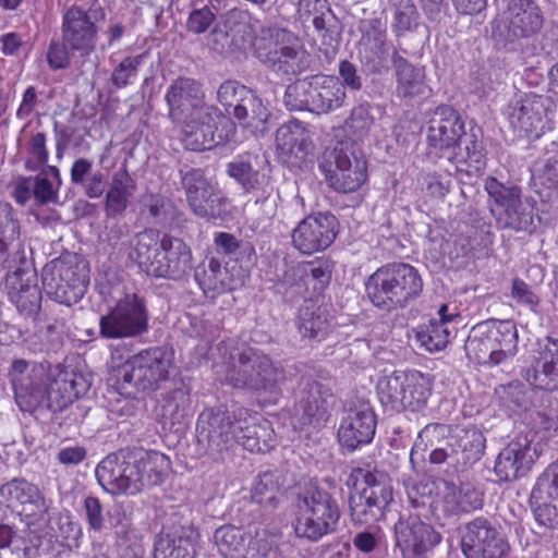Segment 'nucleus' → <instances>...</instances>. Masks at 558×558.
<instances>
[{"instance_id":"nucleus-1","label":"nucleus","mask_w":558,"mask_h":558,"mask_svg":"<svg viewBox=\"0 0 558 558\" xmlns=\"http://www.w3.org/2000/svg\"><path fill=\"white\" fill-rule=\"evenodd\" d=\"M196 438L204 456L213 462H223L235 444L257 453L268 452L276 446L270 422L246 415L242 409L238 417L227 409H205L197 420Z\"/></svg>"},{"instance_id":"nucleus-2","label":"nucleus","mask_w":558,"mask_h":558,"mask_svg":"<svg viewBox=\"0 0 558 558\" xmlns=\"http://www.w3.org/2000/svg\"><path fill=\"white\" fill-rule=\"evenodd\" d=\"M106 11L95 1L88 9L72 5L62 17V40H52L47 51V62L53 70L70 65V56L88 57L96 49L99 24L106 20Z\"/></svg>"},{"instance_id":"nucleus-3","label":"nucleus","mask_w":558,"mask_h":558,"mask_svg":"<svg viewBox=\"0 0 558 558\" xmlns=\"http://www.w3.org/2000/svg\"><path fill=\"white\" fill-rule=\"evenodd\" d=\"M423 287L418 270L402 262L380 266L365 281L367 299L386 313L405 308L422 294Z\"/></svg>"},{"instance_id":"nucleus-4","label":"nucleus","mask_w":558,"mask_h":558,"mask_svg":"<svg viewBox=\"0 0 558 558\" xmlns=\"http://www.w3.org/2000/svg\"><path fill=\"white\" fill-rule=\"evenodd\" d=\"M347 484L354 487L349 495L350 517L354 524H372L385 517L393 501L388 473L371 464L353 468Z\"/></svg>"},{"instance_id":"nucleus-5","label":"nucleus","mask_w":558,"mask_h":558,"mask_svg":"<svg viewBox=\"0 0 558 558\" xmlns=\"http://www.w3.org/2000/svg\"><path fill=\"white\" fill-rule=\"evenodd\" d=\"M253 53L263 65L279 75H299L312 63L300 36L286 27H262L253 41Z\"/></svg>"},{"instance_id":"nucleus-6","label":"nucleus","mask_w":558,"mask_h":558,"mask_svg":"<svg viewBox=\"0 0 558 558\" xmlns=\"http://www.w3.org/2000/svg\"><path fill=\"white\" fill-rule=\"evenodd\" d=\"M293 529L299 538L318 542L336 532L341 511L337 498L327 489L311 485L294 499Z\"/></svg>"},{"instance_id":"nucleus-7","label":"nucleus","mask_w":558,"mask_h":558,"mask_svg":"<svg viewBox=\"0 0 558 558\" xmlns=\"http://www.w3.org/2000/svg\"><path fill=\"white\" fill-rule=\"evenodd\" d=\"M518 329L513 320L490 319L476 324L464 343L466 357L478 365L497 366L515 355Z\"/></svg>"},{"instance_id":"nucleus-8","label":"nucleus","mask_w":558,"mask_h":558,"mask_svg":"<svg viewBox=\"0 0 558 558\" xmlns=\"http://www.w3.org/2000/svg\"><path fill=\"white\" fill-rule=\"evenodd\" d=\"M170 360L160 348L144 350L130 357L116 371V387L121 396L136 399L141 392L160 388L169 378Z\"/></svg>"},{"instance_id":"nucleus-9","label":"nucleus","mask_w":558,"mask_h":558,"mask_svg":"<svg viewBox=\"0 0 558 558\" xmlns=\"http://www.w3.org/2000/svg\"><path fill=\"white\" fill-rule=\"evenodd\" d=\"M229 384L236 389L275 393L288 377L284 367L259 350L247 347L232 356Z\"/></svg>"},{"instance_id":"nucleus-10","label":"nucleus","mask_w":558,"mask_h":558,"mask_svg":"<svg viewBox=\"0 0 558 558\" xmlns=\"http://www.w3.org/2000/svg\"><path fill=\"white\" fill-rule=\"evenodd\" d=\"M345 96L343 85L337 76L316 74L289 84L283 102L290 111L320 114L340 108Z\"/></svg>"},{"instance_id":"nucleus-11","label":"nucleus","mask_w":558,"mask_h":558,"mask_svg":"<svg viewBox=\"0 0 558 558\" xmlns=\"http://www.w3.org/2000/svg\"><path fill=\"white\" fill-rule=\"evenodd\" d=\"M41 282L49 299L60 304H75L89 283L87 262L76 254L61 255L44 266Z\"/></svg>"},{"instance_id":"nucleus-12","label":"nucleus","mask_w":558,"mask_h":558,"mask_svg":"<svg viewBox=\"0 0 558 558\" xmlns=\"http://www.w3.org/2000/svg\"><path fill=\"white\" fill-rule=\"evenodd\" d=\"M319 169L329 186L339 193L354 192L367 179V161L353 143L339 142L332 149H327Z\"/></svg>"},{"instance_id":"nucleus-13","label":"nucleus","mask_w":558,"mask_h":558,"mask_svg":"<svg viewBox=\"0 0 558 558\" xmlns=\"http://www.w3.org/2000/svg\"><path fill=\"white\" fill-rule=\"evenodd\" d=\"M149 314L144 298L132 293L120 299L99 318V336L106 340L140 337L148 330Z\"/></svg>"},{"instance_id":"nucleus-14","label":"nucleus","mask_w":558,"mask_h":558,"mask_svg":"<svg viewBox=\"0 0 558 558\" xmlns=\"http://www.w3.org/2000/svg\"><path fill=\"white\" fill-rule=\"evenodd\" d=\"M8 377L21 411L33 413L41 408L51 384L48 366L25 359H14L8 371Z\"/></svg>"},{"instance_id":"nucleus-15","label":"nucleus","mask_w":558,"mask_h":558,"mask_svg":"<svg viewBox=\"0 0 558 558\" xmlns=\"http://www.w3.org/2000/svg\"><path fill=\"white\" fill-rule=\"evenodd\" d=\"M461 550L465 558H506L510 544L496 521L480 515L464 524Z\"/></svg>"},{"instance_id":"nucleus-16","label":"nucleus","mask_w":558,"mask_h":558,"mask_svg":"<svg viewBox=\"0 0 558 558\" xmlns=\"http://www.w3.org/2000/svg\"><path fill=\"white\" fill-rule=\"evenodd\" d=\"M134 449L123 448L105 457L96 466L99 485L111 495L134 496L142 492Z\"/></svg>"},{"instance_id":"nucleus-17","label":"nucleus","mask_w":558,"mask_h":558,"mask_svg":"<svg viewBox=\"0 0 558 558\" xmlns=\"http://www.w3.org/2000/svg\"><path fill=\"white\" fill-rule=\"evenodd\" d=\"M336 402L332 390L312 376H302L295 393L294 418L300 426L319 428L329 420Z\"/></svg>"},{"instance_id":"nucleus-18","label":"nucleus","mask_w":558,"mask_h":558,"mask_svg":"<svg viewBox=\"0 0 558 558\" xmlns=\"http://www.w3.org/2000/svg\"><path fill=\"white\" fill-rule=\"evenodd\" d=\"M523 366L521 376L541 391H558V339L544 337L537 339Z\"/></svg>"},{"instance_id":"nucleus-19","label":"nucleus","mask_w":558,"mask_h":558,"mask_svg":"<svg viewBox=\"0 0 558 558\" xmlns=\"http://www.w3.org/2000/svg\"><path fill=\"white\" fill-rule=\"evenodd\" d=\"M549 97L524 94L511 101L507 108V118L519 137L539 138L545 129H550L547 118Z\"/></svg>"},{"instance_id":"nucleus-20","label":"nucleus","mask_w":558,"mask_h":558,"mask_svg":"<svg viewBox=\"0 0 558 558\" xmlns=\"http://www.w3.org/2000/svg\"><path fill=\"white\" fill-rule=\"evenodd\" d=\"M339 233V220L329 211H319L302 219L293 229L292 245L300 253L312 255L325 251Z\"/></svg>"},{"instance_id":"nucleus-21","label":"nucleus","mask_w":558,"mask_h":558,"mask_svg":"<svg viewBox=\"0 0 558 558\" xmlns=\"http://www.w3.org/2000/svg\"><path fill=\"white\" fill-rule=\"evenodd\" d=\"M5 289L19 313L35 320L41 310L43 294L37 271L28 258L22 257L21 265L7 274Z\"/></svg>"},{"instance_id":"nucleus-22","label":"nucleus","mask_w":558,"mask_h":558,"mask_svg":"<svg viewBox=\"0 0 558 558\" xmlns=\"http://www.w3.org/2000/svg\"><path fill=\"white\" fill-rule=\"evenodd\" d=\"M505 20L496 26V33L507 41L529 38L544 25V14L536 0H507Z\"/></svg>"},{"instance_id":"nucleus-23","label":"nucleus","mask_w":558,"mask_h":558,"mask_svg":"<svg viewBox=\"0 0 558 558\" xmlns=\"http://www.w3.org/2000/svg\"><path fill=\"white\" fill-rule=\"evenodd\" d=\"M226 173L250 194L255 204L269 202L275 194L271 177L260 166L257 156L245 154L236 157L226 166Z\"/></svg>"},{"instance_id":"nucleus-24","label":"nucleus","mask_w":558,"mask_h":558,"mask_svg":"<svg viewBox=\"0 0 558 558\" xmlns=\"http://www.w3.org/2000/svg\"><path fill=\"white\" fill-rule=\"evenodd\" d=\"M193 268L191 247L181 238L163 234L149 275L155 278L180 281L187 278Z\"/></svg>"},{"instance_id":"nucleus-25","label":"nucleus","mask_w":558,"mask_h":558,"mask_svg":"<svg viewBox=\"0 0 558 558\" xmlns=\"http://www.w3.org/2000/svg\"><path fill=\"white\" fill-rule=\"evenodd\" d=\"M377 426L373 408L367 402H357L345 410L337 436L341 448L352 453L372 442Z\"/></svg>"},{"instance_id":"nucleus-26","label":"nucleus","mask_w":558,"mask_h":558,"mask_svg":"<svg viewBox=\"0 0 558 558\" xmlns=\"http://www.w3.org/2000/svg\"><path fill=\"white\" fill-rule=\"evenodd\" d=\"M538 457L533 437L519 434L512 438L498 453L494 473L499 482H511L524 476Z\"/></svg>"},{"instance_id":"nucleus-27","label":"nucleus","mask_w":558,"mask_h":558,"mask_svg":"<svg viewBox=\"0 0 558 558\" xmlns=\"http://www.w3.org/2000/svg\"><path fill=\"white\" fill-rule=\"evenodd\" d=\"M415 515L403 517L395 524L396 546L403 558H416L432 550L441 541V535L430 524Z\"/></svg>"},{"instance_id":"nucleus-28","label":"nucleus","mask_w":558,"mask_h":558,"mask_svg":"<svg viewBox=\"0 0 558 558\" xmlns=\"http://www.w3.org/2000/svg\"><path fill=\"white\" fill-rule=\"evenodd\" d=\"M165 99L173 122L192 121L209 105L205 101L202 84L191 77H178L169 86Z\"/></svg>"},{"instance_id":"nucleus-29","label":"nucleus","mask_w":558,"mask_h":558,"mask_svg":"<svg viewBox=\"0 0 558 558\" xmlns=\"http://www.w3.org/2000/svg\"><path fill=\"white\" fill-rule=\"evenodd\" d=\"M199 533L190 521L173 523L157 534L154 558H195Z\"/></svg>"},{"instance_id":"nucleus-30","label":"nucleus","mask_w":558,"mask_h":558,"mask_svg":"<svg viewBox=\"0 0 558 558\" xmlns=\"http://www.w3.org/2000/svg\"><path fill=\"white\" fill-rule=\"evenodd\" d=\"M464 129V122L459 112L449 105H440L434 110L428 121L427 144L440 151L457 148Z\"/></svg>"},{"instance_id":"nucleus-31","label":"nucleus","mask_w":558,"mask_h":558,"mask_svg":"<svg viewBox=\"0 0 558 558\" xmlns=\"http://www.w3.org/2000/svg\"><path fill=\"white\" fill-rule=\"evenodd\" d=\"M415 449L428 451L432 464H447L456 470L454 432L451 425L430 423L417 436Z\"/></svg>"},{"instance_id":"nucleus-32","label":"nucleus","mask_w":558,"mask_h":558,"mask_svg":"<svg viewBox=\"0 0 558 558\" xmlns=\"http://www.w3.org/2000/svg\"><path fill=\"white\" fill-rule=\"evenodd\" d=\"M391 65L396 80L395 94L397 98L404 102H413L427 95L429 87L423 68L412 64L396 48H392Z\"/></svg>"},{"instance_id":"nucleus-33","label":"nucleus","mask_w":558,"mask_h":558,"mask_svg":"<svg viewBox=\"0 0 558 558\" xmlns=\"http://www.w3.org/2000/svg\"><path fill=\"white\" fill-rule=\"evenodd\" d=\"M276 144L281 158L292 167H301L312 148L310 132L301 121L295 119L277 130Z\"/></svg>"},{"instance_id":"nucleus-34","label":"nucleus","mask_w":558,"mask_h":558,"mask_svg":"<svg viewBox=\"0 0 558 558\" xmlns=\"http://www.w3.org/2000/svg\"><path fill=\"white\" fill-rule=\"evenodd\" d=\"M246 16L247 13L239 9L228 11L222 25H216L210 32L211 50L223 57L239 53L245 46V32L241 29V24Z\"/></svg>"},{"instance_id":"nucleus-35","label":"nucleus","mask_w":558,"mask_h":558,"mask_svg":"<svg viewBox=\"0 0 558 558\" xmlns=\"http://www.w3.org/2000/svg\"><path fill=\"white\" fill-rule=\"evenodd\" d=\"M9 502L20 510V515L36 517L45 514L49 504L39 487L24 477H14L0 486Z\"/></svg>"},{"instance_id":"nucleus-36","label":"nucleus","mask_w":558,"mask_h":558,"mask_svg":"<svg viewBox=\"0 0 558 558\" xmlns=\"http://www.w3.org/2000/svg\"><path fill=\"white\" fill-rule=\"evenodd\" d=\"M298 329L302 338L314 342H322L326 339H330L333 342L339 341L336 337L333 317L326 307L319 306L312 301L305 302L300 307Z\"/></svg>"},{"instance_id":"nucleus-37","label":"nucleus","mask_w":558,"mask_h":558,"mask_svg":"<svg viewBox=\"0 0 558 558\" xmlns=\"http://www.w3.org/2000/svg\"><path fill=\"white\" fill-rule=\"evenodd\" d=\"M158 415L163 425L169 424L171 427H182L189 423L193 415L191 389L183 380L173 383V388L163 398Z\"/></svg>"},{"instance_id":"nucleus-38","label":"nucleus","mask_w":558,"mask_h":558,"mask_svg":"<svg viewBox=\"0 0 558 558\" xmlns=\"http://www.w3.org/2000/svg\"><path fill=\"white\" fill-rule=\"evenodd\" d=\"M444 492L441 507L445 515L468 513L483 507V493L471 483L456 485L450 481H442Z\"/></svg>"},{"instance_id":"nucleus-39","label":"nucleus","mask_w":558,"mask_h":558,"mask_svg":"<svg viewBox=\"0 0 558 558\" xmlns=\"http://www.w3.org/2000/svg\"><path fill=\"white\" fill-rule=\"evenodd\" d=\"M456 471L463 472L478 462L485 453L486 438L475 426L453 427Z\"/></svg>"},{"instance_id":"nucleus-40","label":"nucleus","mask_w":558,"mask_h":558,"mask_svg":"<svg viewBox=\"0 0 558 558\" xmlns=\"http://www.w3.org/2000/svg\"><path fill=\"white\" fill-rule=\"evenodd\" d=\"M193 269L194 279L206 298L215 299L233 289V279L228 269L214 257L203 260Z\"/></svg>"},{"instance_id":"nucleus-41","label":"nucleus","mask_w":558,"mask_h":558,"mask_svg":"<svg viewBox=\"0 0 558 558\" xmlns=\"http://www.w3.org/2000/svg\"><path fill=\"white\" fill-rule=\"evenodd\" d=\"M141 477L142 490L147 486H157L165 482L170 471L169 458L155 450L134 448V460Z\"/></svg>"},{"instance_id":"nucleus-42","label":"nucleus","mask_w":558,"mask_h":558,"mask_svg":"<svg viewBox=\"0 0 558 558\" xmlns=\"http://www.w3.org/2000/svg\"><path fill=\"white\" fill-rule=\"evenodd\" d=\"M136 190L134 179L126 169L117 171L111 180L105 198V214L109 219L122 216L126 210L130 197Z\"/></svg>"},{"instance_id":"nucleus-43","label":"nucleus","mask_w":558,"mask_h":558,"mask_svg":"<svg viewBox=\"0 0 558 558\" xmlns=\"http://www.w3.org/2000/svg\"><path fill=\"white\" fill-rule=\"evenodd\" d=\"M495 219L501 229L529 233L533 232L536 228L535 221L539 220L534 213V202L529 198L522 199V197L515 202V205H511L502 213H499V216Z\"/></svg>"},{"instance_id":"nucleus-44","label":"nucleus","mask_w":558,"mask_h":558,"mask_svg":"<svg viewBox=\"0 0 558 558\" xmlns=\"http://www.w3.org/2000/svg\"><path fill=\"white\" fill-rule=\"evenodd\" d=\"M160 239L159 232L149 228L137 232L130 241V259L148 275L149 269L154 268L155 255L159 251Z\"/></svg>"},{"instance_id":"nucleus-45","label":"nucleus","mask_w":558,"mask_h":558,"mask_svg":"<svg viewBox=\"0 0 558 558\" xmlns=\"http://www.w3.org/2000/svg\"><path fill=\"white\" fill-rule=\"evenodd\" d=\"M232 116L244 126L257 132L268 131L270 112L263 100L251 90L244 100L232 110Z\"/></svg>"},{"instance_id":"nucleus-46","label":"nucleus","mask_w":558,"mask_h":558,"mask_svg":"<svg viewBox=\"0 0 558 558\" xmlns=\"http://www.w3.org/2000/svg\"><path fill=\"white\" fill-rule=\"evenodd\" d=\"M199 118L205 119V124L208 125L213 148L235 141V123L229 114L223 113L217 106L209 105L206 107Z\"/></svg>"},{"instance_id":"nucleus-47","label":"nucleus","mask_w":558,"mask_h":558,"mask_svg":"<svg viewBox=\"0 0 558 558\" xmlns=\"http://www.w3.org/2000/svg\"><path fill=\"white\" fill-rule=\"evenodd\" d=\"M484 187L488 194L489 210L495 218L522 197V190L518 184L501 182L495 177H487Z\"/></svg>"},{"instance_id":"nucleus-48","label":"nucleus","mask_w":558,"mask_h":558,"mask_svg":"<svg viewBox=\"0 0 558 558\" xmlns=\"http://www.w3.org/2000/svg\"><path fill=\"white\" fill-rule=\"evenodd\" d=\"M405 372L395 371L377 383V393L387 412L400 413L404 410Z\"/></svg>"},{"instance_id":"nucleus-49","label":"nucleus","mask_w":558,"mask_h":558,"mask_svg":"<svg viewBox=\"0 0 558 558\" xmlns=\"http://www.w3.org/2000/svg\"><path fill=\"white\" fill-rule=\"evenodd\" d=\"M193 213L201 218H219L226 213V198L210 183L187 198Z\"/></svg>"},{"instance_id":"nucleus-50","label":"nucleus","mask_w":558,"mask_h":558,"mask_svg":"<svg viewBox=\"0 0 558 558\" xmlns=\"http://www.w3.org/2000/svg\"><path fill=\"white\" fill-rule=\"evenodd\" d=\"M214 541L226 558H241L245 546L252 541V535L243 527L226 524L215 531Z\"/></svg>"},{"instance_id":"nucleus-51","label":"nucleus","mask_w":558,"mask_h":558,"mask_svg":"<svg viewBox=\"0 0 558 558\" xmlns=\"http://www.w3.org/2000/svg\"><path fill=\"white\" fill-rule=\"evenodd\" d=\"M433 383L428 375L418 371L405 372L404 410L417 411L427 404Z\"/></svg>"},{"instance_id":"nucleus-52","label":"nucleus","mask_w":558,"mask_h":558,"mask_svg":"<svg viewBox=\"0 0 558 558\" xmlns=\"http://www.w3.org/2000/svg\"><path fill=\"white\" fill-rule=\"evenodd\" d=\"M454 331V328H450L444 322H437L436 319L421 324L414 329L416 341L428 352L445 349Z\"/></svg>"},{"instance_id":"nucleus-53","label":"nucleus","mask_w":558,"mask_h":558,"mask_svg":"<svg viewBox=\"0 0 558 558\" xmlns=\"http://www.w3.org/2000/svg\"><path fill=\"white\" fill-rule=\"evenodd\" d=\"M457 148L464 150L465 156H463V159L470 168L468 170L459 169L460 172L465 171L466 174H471V172L474 171L477 173L485 168V148L482 141V130L480 128H471L470 132L464 130L460 145H457Z\"/></svg>"},{"instance_id":"nucleus-54","label":"nucleus","mask_w":558,"mask_h":558,"mask_svg":"<svg viewBox=\"0 0 558 558\" xmlns=\"http://www.w3.org/2000/svg\"><path fill=\"white\" fill-rule=\"evenodd\" d=\"M392 49L389 45L359 48L361 65L367 74H387L391 65Z\"/></svg>"},{"instance_id":"nucleus-55","label":"nucleus","mask_w":558,"mask_h":558,"mask_svg":"<svg viewBox=\"0 0 558 558\" xmlns=\"http://www.w3.org/2000/svg\"><path fill=\"white\" fill-rule=\"evenodd\" d=\"M192 121H181L182 124V142L185 147L193 151H203L213 148L209 140L208 125L205 119L193 117Z\"/></svg>"},{"instance_id":"nucleus-56","label":"nucleus","mask_w":558,"mask_h":558,"mask_svg":"<svg viewBox=\"0 0 558 558\" xmlns=\"http://www.w3.org/2000/svg\"><path fill=\"white\" fill-rule=\"evenodd\" d=\"M390 10L392 13L391 28L397 37L417 26L420 14L413 0H392Z\"/></svg>"},{"instance_id":"nucleus-57","label":"nucleus","mask_w":558,"mask_h":558,"mask_svg":"<svg viewBox=\"0 0 558 558\" xmlns=\"http://www.w3.org/2000/svg\"><path fill=\"white\" fill-rule=\"evenodd\" d=\"M279 483L276 474L271 471L259 473L251 488V498L254 502L265 505L275 509L278 505L277 493Z\"/></svg>"},{"instance_id":"nucleus-58","label":"nucleus","mask_w":558,"mask_h":558,"mask_svg":"<svg viewBox=\"0 0 558 558\" xmlns=\"http://www.w3.org/2000/svg\"><path fill=\"white\" fill-rule=\"evenodd\" d=\"M548 499L558 502V459L539 475L531 492V501Z\"/></svg>"},{"instance_id":"nucleus-59","label":"nucleus","mask_w":558,"mask_h":558,"mask_svg":"<svg viewBox=\"0 0 558 558\" xmlns=\"http://www.w3.org/2000/svg\"><path fill=\"white\" fill-rule=\"evenodd\" d=\"M436 484L430 480L414 481L407 485V498L410 506L424 514L423 511L433 507Z\"/></svg>"},{"instance_id":"nucleus-60","label":"nucleus","mask_w":558,"mask_h":558,"mask_svg":"<svg viewBox=\"0 0 558 558\" xmlns=\"http://www.w3.org/2000/svg\"><path fill=\"white\" fill-rule=\"evenodd\" d=\"M251 90L235 80H227L218 87L217 100L225 108L226 114L230 116L232 110L238 108V104L242 102Z\"/></svg>"},{"instance_id":"nucleus-61","label":"nucleus","mask_w":558,"mask_h":558,"mask_svg":"<svg viewBox=\"0 0 558 558\" xmlns=\"http://www.w3.org/2000/svg\"><path fill=\"white\" fill-rule=\"evenodd\" d=\"M56 385L62 386V391L66 392L75 401L89 391L92 378L82 372H64L58 375Z\"/></svg>"},{"instance_id":"nucleus-62","label":"nucleus","mask_w":558,"mask_h":558,"mask_svg":"<svg viewBox=\"0 0 558 558\" xmlns=\"http://www.w3.org/2000/svg\"><path fill=\"white\" fill-rule=\"evenodd\" d=\"M312 24L318 33V36L322 38L323 44L329 46L338 44L342 33V24L331 8L324 12V14H322Z\"/></svg>"},{"instance_id":"nucleus-63","label":"nucleus","mask_w":558,"mask_h":558,"mask_svg":"<svg viewBox=\"0 0 558 558\" xmlns=\"http://www.w3.org/2000/svg\"><path fill=\"white\" fill-rule=\"evenodd\" d=\"M146 57L147 53L143 52L134 57L124 58L111 73L110 81L112 84L119 89L131 84L132 78L137 75V71Z\"/></svg>"},{"instance_id":"nucleus-64","label":"nucleus","mask_w":558,"mask_h":558,"mask_svg":"<svg viewBox=\"0 0 558 558\" xmlns=\"http://www.w3.org/2000/svg\"><path fill=\"white\" fill-rule=\"evenodd\" d=\"M20 234L19 221L13 217V209L10 204H0V247H12L21 245L17 242Z\"/></svg>"}]
</instances>
